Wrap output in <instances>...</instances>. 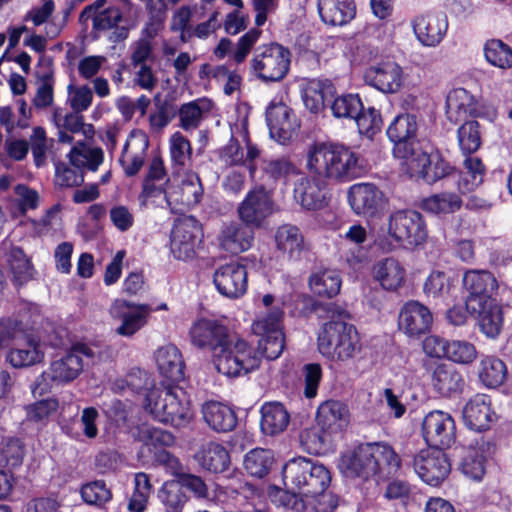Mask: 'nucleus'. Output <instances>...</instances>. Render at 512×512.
<instances>
[{"instance_id": "14", "label": "nucleus", "mask_w": 512, "mask_h": 512, "mask_svg": "<svg viewBox=\"0 0 512 512\" xmlns=\"http://www.w3.org/2000/svg\"><path fill=\"white\" fill-rule=\"evenodd\" d=\"M446 115L454 123L466 119L468 116L495 117V109L484 101L477 100L464 88L451 90L446 98Z\"/></svg>"}, {"instance_id": "8", "label": "nucleus", "mask_w": 512, "mask_h": 512, "mask_svg": "<svg viewBox=\"0 0 512 512\" xmlns=\"http://www.w3.org/2000/svg\"><path fill=\"white\" fill-rule=\"evenodd\" d=\"M212 362L219 373L227 377H238L258 368L260 358L247 341L232 337Z\"/></svg>"}, {"instance_id": "55", "label": "nucleus", "mask_w": 512, "mask_h": 512, "mask_svg": "<svg viewBox=\"0 0 512 512\" xmlns=\"http://www.w3.org/2000/svg\"><path fill=\"white\" fill-rule=\"evenodd\" d=\"M331 437L329 433L323 431L316 423V426L301 432L300 442L308 453L317 455L326 452L331 442Z\"/></svg>"}, {"instance_id": "9", "label": "nucleus", "mask_w": 512, "mask_h": 512, "mask_svg": "<svg viewBox=\"0 0 512 512\" xmlns=\"http://www.w3.org/2000/svg\"><path fill=\"white\" fill-rule=\"evenodd\" d=\"M253 73L265 82L282 80L289 71L290 52L278 43L260 45L250 60Z\"/></svg>"}, {"instance_id": "53", "label": "nucleus", "mask_w": 512, "mask_h": 512, "mask_svg": "<svg viewBox=\"0 0 512 512\" xmlns=\"http://www.w3.org/2000/svg\"><path fill=\"white\" fill-rule=\"evenodd\" d=\"M273 463V455L270 450L256 448L248 452L244 458L245 470L254 477L266 476Z\"/></svg>"}, {"instance_id": "11", "label": "nucleus", "mask_w": 512, "mask_h": 512, "mask_svg": "<svg viewBox=\"0 0 512 512\" xmlns=\"http://www.w3.org/2000/svg\"><path fill=\"white\" fill-rule=\"evenodd\" d=\"M462 283L468 292L467 309H479L482 304L502 300L504 291L495 276L487 270H468L463 274Z\"/></svg>"}, {"instance_id": "1", "label": "nucleus", "mask_w": 512, "mask_h": 512, "mask_svg": "<svg viewBox=\"0 0 512 512\" xmlns=\"http://www.w3.org/2000/svg\"><path fill=\"white\" fill-rule=\"evenodd\" d=\"M306 168L313 177L301 176L293 196L304 209L316 210L326 203L323 180L351 181L359 176L361 165L358 155L348 147L316 143L308 149Z\"/></svg>"}, {"instance_id": "48", "label": "nucleus", "mask_w": 512, "mask_h": 512, "mask_svg": "<svg viewBox=\"0 0 512 512\" xmlns=\"http://www.w3.org/2000/svg\"><path fill=\"white\" fill-rule=\"evenodd\" d=\"M463 204L461 197L452 192H441L423 199L421 207L428 213L441 215L458 211Z\"/></svg>"}, {"instance_id": "16", "label": "nucleus", "mask_w": 512, "mask_h": 512, "mask_svg": "<svg viewBox=\"0 0 512 512\" xmlns=\"http://www.w3.org/2000/svg\"><path fill=\"white\" fill-rule=\"evenodd\" d=\"M422 434L429 447L449 448L456 440L455 421L447 412L431 411L423 418Z\"/></svg>"}, {"instance_id": "22", "label": "nucleus", "mask_w": 512, "mask_h": 512, "mask_svg": "<svg viewBox=\"0 0 512 512\" xmlns=\"http://www.w3.org/2000/svg\"><path fill=\"white\" fill-rule=\"evenodd\" d=\"M240 137L246 146V154H244L243 148L235 138H231L229 143L225 145L219 152L220 159L227 165H245L249 163V172L253 176L256 167L253 161L259 157L260 150L258 147L250 141L248 133V124L246 120H243L239 125Z\"/></svg>"}, {"instance_id": "12", "label": "nucleus", "mask_w": 512, "mask_h": 512, "mask_svg": "<svg viewBox=\"0 0 512 512\" xmlns=\"http://www.w3.org/2000/svg\"><path fill=\"white\" fill-rule=\"evenodd\" d=\"M275 211L273 193L262 185L251 188L237 208L239 219L254 228H261Z\"/></svg>"}, {"instance_id": "35", "label": "nucleus", "mask_w": 512, "mask_h": 512, "mask_svg": "<svg viewBox=\"0 0 512 512\" xmlns=\"http://www.w3.org/2000/svg\"><path fill=\"white\" fill-rule=\"evenodd\" d=\"M213 107V102L206 97L183 103L177 113L179 127L186 132L195 131L210 116Z\"/></svg>"}, {"instance_id": "28", "label": "nucleus", "mask_w": 512, "mask_h": 512, "mask_svg": "<svg viewBox=\"0 0 512 512\" xmlns=\"http://www.w3.org/2000/svg\"><path fill=\"white\" fill-rule=\"evenodd\" d=\"M253 229L242 221L224 224L217 237L219 246L231 254L248 251L254 243Z\"/></svg>"}, {"instance_id": "37", "label": "nucleus", "mask_w": 512, "mask_h": 512, "mask_svg": "<svg viewBox=\"0 0 512 512\" xmlns=\"http://www.w3.org/2000/svg\"><path fill=\"white\" fill-rule=\"evenodd\" d=\"M318 13L321 20L331 26H343L356 14L354 0H318Z\"/></svg>"}, {"instance_id": "42", "label": "nucleus", "mask_w": 512, "mask_h": 512, "mask_svg": "<svg viewBox=\"0 0 512 512\" xmlns=\"http://www.w3.org/2000/svg\"><path fill=\"white\" fill-rule=\"evenodd\" d=\"M290 415L279 402L266 403L261 408V430L266 435L280 434L286 430Z\"/></svg>"}, {"instance_id": "27", "label": "nucleus", "mask_w": 512, "mask_h": 512, "mask_svg": "<svg viewBox=\"0 0 512 512\" xmlns=\"http://www.w3.org/2000/svg\"><path fill=\"white\" fill-rule=\"evenodd\" d=\"M121 312V324L115 332L124 337H131L142 329L147 323L153 308L147 304H137L128 301H117L113 306Z\"/></svg>"}, {"instance_id": "20", "label": "nucleus", "mask_w": 512, "mask_h": 512, "mask_svg": "<svg viewBox=\"0 0 512 512\" xmlns=\"http://www.w3.org/2000/svg\"><path fill=\"white\" fill-rule=\"evenodd\" d=\"M364 81L382 93L395 94L403 87L405 75L397 62L387 60L368 67L364 72Z\"/></svg>"}, {"instance_id": "40", "label": "nucleus", "mask_w": 512, "mask_h": 512, "mask_svg": "<svg viewBox=\"0 0 512 512\" xmlns=\"http://www.w3.org/2000/svg\"><path fill=\"white\" fill-rule=\"evenodd\" d=\"M194 459L203 469L214 473L225 471L230 464L228 451L216 442L203 444L195 453Z\"/></svg>"}, {"instance_id": "60", "label": "nucleus", "mask_w": 512, "mask_h": 512, "mask_svg": "<svg viewBox=\"0 0 512 512\" xmlns=\"http://www.w3.org/2000/svg\"><path fill=\"white\" fill-rule=\"evenodd\" d=\"M458 142L464 154H471L476 152L481 145L478 122H465L458 129Z\"/></svg>"}, {"instance_id": "51", "label": "nucleus", "mask_w": 512, "mask_h": 512, "mask_svg": "<svg viewBox=\"0 0 512 512\" xmlns=\"http://www.w3.org/2000/svg\"><path fill=\"white\" fill-rule=\"evenodd\" d=\"M44 357L41 345L29 339L24 347L12 349L6 359L15 368L30 366L40 362Z\"/></svg>"}, {"instance_id": "5", "label": "nucleus", "mask_w": 512, "mask_h": 512, "mask_svg": "<svg viewBox=\"0 0 512 512\" xmlns=\"http://www.w3.org/2000/svg\"><path fill=\"white\" fill-rule=\"evenodd\" d=\"M283 484L301 496H315L327 490L331 474L326 466L305 457L290 459L282 469Z\"/></svg>"}, {"instance_id": "41", "label": "nucleus", "mask_w": 512, "mask_h": 512, "mask_svg": "<svg viewBox=\"0 0 512 512\" xmlns=\"http://www.w3.org/2000/svg\"><path fill=\"white\" fill-rule=\"evenodd\" d=\"M202 413L205 422L217 432H228L236 426L235 412L229 406L220 402H206L203 405Z\"/></svg>"}, {"instance_id": "54", "label": "nucleus", "mask_w": 512, "mask_h": 512, "mask_svg": "<svg viewBox=\"0 0 512 512\" xmlns=\"http://www.w3.org/2000/svg\"><path fill=\"white\" fill-rule=\"evenodd\" d=\"M9 263L16 285L21 286L34 278V266L21 249L15 248L11 251Z\"/></svg>"}, {"instance_id": "30", "label": "nucleus", "mask_w": 512, "mask_h": 512, "mask_svg": "<svg viewBox=\"0 0 512 512\" xmlns=\"http://www.w3.org/2000/svg\"><path fill=\"white\" fill-rule=\"evenodd\" d=\"M316 423L331 436L339 434L349 423V410L340 401H326L318 407Z\"/></svg>"}, {"instance_id": "4", "label": "nucleus", "mask_w": 512, "mask_h": 512, "mask_svg": "<svg viewBox=\"0 0 512 512\" xmlns=\"http://www.w3.org/2000/svg\"><path fill=\"white\" fill-rule=\"evenodd\" d=\"M145 409L159 422L175 427L185 426L193 418L186 393L174 386H160L146 395Z\"/></svg>"}, {"instance_id": "15", "label": "nucleus", "mask_w": 512, "mask_h": 512, "mask_svg": "<svg viewBox=\"0 0 512 512\" xmlns=\"http://www.w3.org/2000/svg\"><path fill=\"white\" fill-rule=\"evenodd\" d=\"M413 469L419 478L431 486H438L449 475L451 464L442 449L428 447L413 458Z\"/></svg>"}, {"instance_id": "25", "label": "nucleus", "mask_w": 512, "mask_h": 512, "mask_svg": "<svg viewBox=\"0 0 512 512\" xmlns=\"http://www.w3.org/2000/svg\"><path fill=\"white\" fill-rule=\"evenodd\" d=\"M418 124L416 117L411 114H401L395 117L387 129L388 138L395 144L394 154L402 159L417 151L412 147V139L416 136Z\"/></svg>"}, {"instance_id": "3", "label": "nucleus", "mask_w": 512, "mask_h": 512, "mask_svg": "<svg viewBox=\"0 0 512 512\" xmlns=\"http://www.w3.org/2000/svg\"><path fill=\"white\" fill-rule=\"evenodd\" d=\"M386 233L375 240L376 245L384 252H392L398 246L418 247L423 245L428 238L423 215L413 209L392 212L387 218Z\"/></svg>"}, {"instance_id": "6", "label": "nucleus", "mask_w": 512, "mask_h": 512, "mask_svg": "<svg viewBox=\"0 0 512 512\" xmlns=\"http://www.w3.org/2000/svg\"><path fill=\"white\" fill-rule=\"evenodd\" d=\"M361 349L356 328L343 320L325 323L318 335V350L325 358L345 362Z\"/></svg>"}, {"instance_id": "7", "label": "nucleus", "mask_w": 512, "mask_h": 512, "mask_svg": "<svg viewBox=\"0 0 512 512\" xmlns=\"http://www.w3.org/2000/svg\"><path fill=\"white\" fill-rule=\"evenodd\" d=\"M84 357H92V351L85 345H77L52 360L36 380L33 392L42 395L53 386L65 385L75 380L83 371Z\"/></svg>"}, {"instance_id": "19", "label": "nucleus", "mask_w": 512, "mask_h": 512, "mask_svg": "<svg viewBox=\"0 0 512 512\" xmlns=\"http://www.w3.org/2000/svg\"><path fill=\"white\" fill-rule=\"evenodd\" d=\"M348 202L353 212L363 217H374L386 206L384 193L372 183H357L348 189Z\"/></svg>"}, {"instance_id": "50", "label": "nucleus", "mask_w": 512, "mask_h": 512, "mask_svg": "<svg viewBox=\"0 0 512 512\" xmlns=\"http://www.w3.org/2000/svg\"><path fill=\"white\" fill-rule=\"evenodd\" d=\"M157 497L164 506L165 512H182L188 501L181 483L175 480L166 481L159 489Z\"/></svg>"}, {"instance_id": "45", "label": "nucleus", "mask_w": 512, "mask_h": 512, "mask_svg": "<svg viewBox=\"0 0 512 512\" xmlns=\"http://www.w3.org/2000/svg\"><path fill=\"white\" fill-rule=\"evenodd\" d=\"M432 385L443 396L462 390L464 380L461 373L452 365L439 364L432 374Z\"/></svg>"}, {"instance_id": "34", "label": "nucleus", "mask_w": 512, "mask_h": 512, "mask_svg": "<svg viewBox=\"0 0 512 512\" xmlns=\"http://www.w3.org/2000/svg\"><path fill=\"white\" fill-rule=\"evenodd\" d=\"M276 248L289 259L299 260L301 255L309 250V243L305 240L297 226L284 224L275 233Z\"/></svg>"}, {"instance_id": "24", "label": "nucleus", "mask_w": 512, "mask_h": 512, "mask_svg": "<svg viewBox=\"0 0 512 512\" xmlns=\"http://www.w3.org/2000/svg\"><path fill=\"white\" fill-rule=\"evenodd\" d=\"M149 138L141 130H133L124 144L119 163L126 176L132 177L139 173L147 159Z\"/></svg>"}, {"instance_id": "59", "label": "nucleus", "mask_w": 512, "mask_h": 512, "mask_svg": "<svg viewBox=\"0 0 512 512\" xmlns=\"http://www.w3.org/2000/svg\"><path fill=\"white\" fill-rule=\"evenodd\" d=\"M263 172L268 178L274 181H287L300 174L297 167L286 157L266 160L264 162Z\"/></svg>"}, {"instance_id": "18", "label": "nucleus", "mask_w": 512, "mask_h": 512, "mask_svg": "<svg viewBox=\"0 0 512 512\" xmlns=\"http://www.w3.org/2000/svg\"><path fill=\"white\" fill-rule=\"evenodd\" d=\"M200 236L201 227L194 217L178 218L174 222L170 239V249L174 257L184 261L193 258Z\"/></svg>"}, {"instance_id": "44", "label": "nucleus", "mask_w": 512, "mask_h": 512, "mask_svg": "<svg viewBox=\"0 0 512 512\" xmlns=\"http://www.w3.org/2000/svg\"><path fill=\"white\" fill-rule=\"evenodd\" d=\"M342 279L340 273L334 269H320L309 277V288L319 297L332 298L341 289Z\"/></svg>"}, {"instance_id": "26", "label": "nucleus", "mask_w": 512, "mask_h": 512, "mask_svg": "<svg viewBox=\"0 0 512 512\" xmlns=\"http://www.w3.org/2000/svg\"><path fill=\"white\" fill-rule=\"evenodd\" d=\"M430 310L418 301L403 305L398 316V327L408 337H419L426 333L432 324Z\"/></svg>"}, {"instance_id": "47", "label": "nucleus", "mask_w": 512, "mask_h": 512, "mask_svg": "<svg viewBox=\"0 0 512 512\" xmlns=\"http://www.w3.org/2000/svg\"><path fill=\"white\" fill-rule=\"evenodd\" d=\"M171 180L167 179L159 184H143L139 200L144 207H169L174 208V202L170 198Z\"/></svg>"}, {"instance_id": "32", "label": "nucleus", "mask_w": 512, "mask_h": 512, "mask_svg": "<svg viewBox=\"0 0 512 512\" xmlns=\"http://www.w3.org/2000/svg\"><path fill=\"white\" fill-rule=\"evenodd\" d=\"M494 418L488 396L477 394L463 408V420L471 430L482 431L490 427Z\"/></svg>"}, {"instance_id": "33", "label": "nucleus", "mask_w": 512, "mask_h": 512, "mask_svg": "<svg viewBox=\"0 0 512 512\" xmlns=\"http://www.w3.org/2000/svg\"><path fill=\"white\" fill-rule=\"evenodd\" d=\"M261 34L260 29L252 28L238 39L235 47L230 39L222 38L214 49V55L218 59H223L231 54L233 61L236 64H241L258 42Z\"/></svg>"}, {"instance_id": "64", "label": "nucleus", "mask_w": 512, "mask_h": 512, "mask_svg": "<svg viewBox=\"0 0 512 512\" xmlns=\"http://www.w3.org/2000/svg\"><path fill=\"white\" fill-rule=\"evenodd\" d=\"M70 162L73 166L84 167L92 171H96L103 162L104 154L100 148H89L85 150L72 149L70 154Z\"/></svg>"}, {"instance_id": "13", "label": "nucleus", "mask_w": 512, "mask_h": 512, "mask_svg": "<svg viewBox=\"0 0 512 512\" xmlns=\"http://www.w3.org/2000/svg\"><path fill=\"white\" fill-rule=\"evenodd\" d=\"M404 164L411 178L422 179L428 184H433L444 177L450 179L451 167L437 151H412L411 155L405 158Z\"/></svg>"}, {"instance_id": "23", "label": "nucleus", "mask_w": 512, "mask_h": 512, "mask_svg": "<svg viewBox=\"0 0 512 512\" xmlns=\"http://www.w3.org/2000/svg\"><path fill=\"white\" fill-rule=\"evenodd\" d=\"M217 291L231 299L243 296L247 291V271L239 263H228L217 268L213 275Z\"/></svg>"}, {"instance_id": "52", "label": "nucleus", "mask_w": 512, "mask_h": 512, "mask_svg": "<svg viewBox=\"0 0 512 512\" xmlns=\"http://www.w3.org/2000/svg\"><path fill=\"white\" fill-rule=\"evenodd\" d=\"M362 108L361 98L354 93L339 95L330 104L332 115L338 119H354Z\"/></svg>"}, {"instance_id": "61", "label": "nucleus", "mask_w": 512, "mask_h": 512, "mask_svg": "<svg viewBox=\"0 0 512 512\" xmlns=\"http://www.w3.org/2000/svg\"><path fill=\"white\" fill-rule=\"evenodd\" d=\"M474 344L466 340L449 341L447 359L458 364H471L477 358Z\"/></svg>"}, {"instance_id": "31", "label": "nucleus", "mask_w": 512, "mask_h": 512, "mask_svg": "<svg viewBox=\"0 0 512 512\" xmlns=\"http://www.w3.org/2000/svg\"><path fill=\"white\" fill-rule=\"evenodd\" d=\"M171 180L170 198L177 205L191 207L199 203L203 188L198 175L194 172L185 173L181 179L173 177Z\"/></svg>"}, {"instance_id": "49", "label": "nucleus", "mask_w": 512, "mask_h": 512, "mask_svg": "<svg viewBox=\"0 0 512 512\" xmlns=\"http://www.w3.org/2000/svg\"><path fill=\"white\" fill-rule=\"evenodd\" d=\"M478 373L485 386L495 388L504 383L507 377V367L501 359L485 356L480 361Z\"/></svg>"}, {"instance_id": "38", "label": "nucleus", "mask_w": 512, "mask_h": 512, "mask_svg": "<svg viewBox=\"0 0 512 512\" xmlns=\"http://www.w3.org/2000/svg\"><path fill=\"white\" fill-rule=\"evenodd\" d=\"M160 374L172 382H178L184 377V362L179 349L168 344L160 347L155 355Z\"/></svg>"}, {"instance_id": "62", "label": "nucleus", "mask_w": 512, "mask_h": 512, "mask_svg": "<svg viewBox=\"0 0 512 512\" xmlns=\"http://www.w3.org/2000/svg\"><path fill=\"white\" fill-rule=\"evenodd\" d=\"M451 289L449 277L440 271H433L426 279L423 291L428 298L443 299Z\"/></svg>"}, {"instance_id": "36", "label": "nucleus", "mask_w": 512, "mask_h": 512, "mask_svg": "<svg viewBox=\"0 0 512 512\" xmlns=\"http://www.w3.org/2000/svg\"><path fill=\"white\" fill-rule=\"evenodd\" d=\"M373 278L387 291H396L405 281L406 269L394 257L377 261L373 266Z\"/></svg>"}, {"instance_id": "46", "label": "nucleus", "mask_w": 512, "mask_h": 512, "mask_svg": "<svg viewBox=\"0 0 512 512\" xmlns=\"http://www.w3.org/2000/svg\"><path fill=\"white\" fill-rule=\"evenodd\" d=\"M335 93V87L330 80H310L302 92L305 107L312 113H319L325 106L328 95Z\"/></svg>"}, {"instance_id": "56", "label": "nucleus", "mask_w": 512, "mask_h": 512, "mask_svg": "<svg viewBox=\"0 0 512 512\" xmlns=\"http://www.w3.org/2000/svg\"><path fill=\"white\" fill-rule=\"evenodd\" d=\"M169 152L174 167H186L192 158L190 141L179 131L174 132L169 139Z\"/></svg>"}, {"instance_id": "10", "label": "nucleus", "mask_w": 512, "mask_h": 512, "mask_svg": "<svg viewBox=\"0 0 512 512\" xmlns=\"http://www.w3.org/2000/svg\"><path fill=\"white\" fill-rule=\"evenodd\" d=\"M282 316V310L279 307H274L268 314L253 322V332L261 336L256 351L259 357L275 360L282 354L285 347L281 324Z\"/></svg>"}, {"instance_id": "63", "label": "nucleus", "mask_w": 512, "mask_h": 512, "mask_svg": "<svg viewBox=\"0 0 512 512\" xmlns=\"http://www.w3.org/2000/svg\"><path fill=\"white\" fill-rule=\"evenodd\" d=\"M53 139H48L46 132L42 127H35L29 139L32 156L37 167L46 163V153L53 143Z\"/></svg>"}, {"instance_id": "2", "label": "nucleus", "mask_w": 512, "mask_h": 512, "mask_svg": "<svg viewBox=\"0 0 512 512\" xmlns=\"http://www.w3.org/2000/svg\"><path fill=\"white\" fill-rule=\"evenodd\" d=\"M401 467V458L386 442L360 444L343 452L338 469L347 478L380 482L394 476Z\"/></svg>"}, {"instance_id": "58", "label": "nucleus", "mask_w": 512, "mask_h": 512, "mask_svg": "<svg viewBox=\"0 0 512 512\" xmlns=\"http://www.w3.org/2000/svg\"><path fill=\"white\" fill-rule=\"evenodd\" d=\"M143 34H145L146 37L138 39L131 46L132 52L130 60L132 67L148 65L147 61L152 58L153 50L151 39L157 34V28L153 24L149 25L143 30Z\"/></svg>"}, {"instance_id": "57", "label": "nucleus", "mask_w": 512, "mask_h": 512, "mask_svg": "<svg viewBox=\"0 0 512 512\" xmlns=\"http://www.w3.org/2000/svg\"><path fill=\"white\" fill-rule=\"evenodd\" d=\"M486 60L493 66L507 69L512 66V49L501 40L492 39L484 46Z\"/></svg>"}, {"instance_id": "21", "label": "nucleus", "mask_w": 512, "mask_h": 512, "mask_svg": "<svg viewBox=\"0 0 512 512\" xmlns=\"http://www.w3.org/2000/svg\"><path fill=\"white\" fill-rule=\"evenodd\" d=\"M266 121L271 138L283 145L293 138L299 127L292 110L282 101L270 102L266 110Z\"/></svg>"}, {"instance_id": "39", "label": "nucleus", "mask_w": 512, "mask_h": 512, "mask_svg": "<svg viewBox=\"0 0 512 512\" xmlns=\"http://www.w3.org/2000/svg\"><path fill=\"white\" fill-rule=\"evenodd\" d=\"M501 300L482 304L478 309H468L471 314L477 315L480 331L488 338L495 339L503 327V312Z\"/></svg>"}, {"instance_id": "43", "label": "nucleus", "mask_w": 512, "mask_h": 512, "mask_svg": "<svg viewBox=\"0 0 512 512\" xmlns=\"http://www.w3.org/2000/svg\"><path fill=\"white\" fill-rule=\"evenodd\" d=\"M484 165L478 157L469 156L464 160V171L452 173L450 178L457 180V187L461 194L474 191L483 182Z\"/></svg>"}, {"instance_id": "17", "label": "nucleus", "mask_w": 512, "mask_h": 512, "mask_svg": "<svg viewBox=\"0 0 512 512\" xmlns=\"http://www.w3.org/2000/svg\"><path fill=\"white\" fill-rule=\"evenodd\" d=\"M189 334L191 343L199 349L209 350L212 359L229 344V340L233 337L225 325L209 319L194 322Z\"/></svg>"}, {"instance_id": "29", "label": "nucleus", "mask_w": 512, "mask_h": 512, "mask_svg": "<svg viewBox=\"0 0 512 512\" xmlns=\"http://www.w3.org/2000/svg\"><path fill=\"white\" fill-rule=\"evenodd\" d=\"M412 27L417 40L423 46L435 47L443 40L448 22L443 16L421 14L413 19Z\"/></svg>"}]
</instances>
